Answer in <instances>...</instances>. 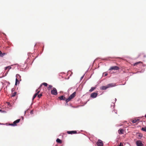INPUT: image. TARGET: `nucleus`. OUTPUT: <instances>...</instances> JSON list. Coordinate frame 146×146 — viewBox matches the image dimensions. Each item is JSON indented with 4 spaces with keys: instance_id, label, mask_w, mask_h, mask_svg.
<instances>
[{
    "instance_id": "4",
    "label": "nucleus",
    "mask_w": 146,
    "mask_h": 146,
    "mask_svg": "<svg viewBox=\"0 0 146 146\" xmlns=\"http://www.w3.org/2000/svg\"><path fill=\"white\" fill-rule=\"evenodd\" d=\"M51 93L52 94L55 95H57L58 94L56 89L54 88H52V89L51 91Z\"/></svg>"
},
{
    "instance_id": "36",
    "label": "nucleus",
    "mask_w": 146,
    "mask_h": 146,
    "mask_svg": "<svg viewBox=\"0 0 146 146\" xmlns=\"http://www.w3.org/2000/svg\"><path fill=\"white\" fill-rule=\"evenodd\" d=\"M26 111H25V112H24L25 114L26 113Z\"/></svg>"
},
{
    "instance_id": "39",
    "label": "nucleus",
    "mask_w": 146,
    "mask_h": 146,
    "mask_svg": "<svg viewBox=\"0 0 146 146\" xmlns=\"http://www.w3.org/2000/svg\"><path fill=\"white\" fill-rule=\"evenodd\" d=\"M115 100H116V98L115 99Z\"/></svg>"
},
{
    "instance_id": "17",
    "label": "nucleus",
    "mask_w": 146,
    "mask_h": 146,
    "mask_svg": "<svg viewBox=\"0 0 146 146\" xmlns=\"http://www.w3.org/2000/svg\"><path fill=\"white\" fill-rule=\"evenodd\" d=\"M96 88L95 87H92L90 90H89V91L90 92H92Z\"/></svg>"
},
{
    "instance_id": "12",
    "label": "nucleus",
    "mask_w": 146,
    "mask_h": 146,
    "mask_svg": "<svg viewBox=\"0 0 146 146\" xmlns=\"http://www.w3.org/2000/svg\"><path fill=\"white\" fill-rule=\"evenodd\" d=\"M143 117V116H142V117H137V118H138L137 119H135V120H133L132 121V122L133 123H135L137 121H138L139 120V118H141Z\"/></svg>"
},
{
    "instance_id": "35",
    "label": "nucleus",
    "mask_w": 146,
    "mask_h": 146,
    "mask_svg": "<svg viewBox=\"0 0 146 146\" xmlns=\"http://www.w3.org/2000/svg\"><path fill=\"white\" fill-rule=\"evenodd\" d=\"M108 74L107 73H105L104 75L105 76H106Z\"/></svg>"
},
{
    "instance_id": "30",
    "label": "nucleus",
    "mask_w": 146,
    "mask_h": 146,
    "mask_svg": "<svg viewBox=\"0 0 146 146\" xmlns=\"http://www.w3.org/2000/svg\"><path fill=\"white\" fill-rule=\"evenodd\" d=\"M7 103V105L9 106H11V104H10V103L9 102H6Z\"/></svg>"
},
{
    "instance_id": "37",
    "label": "nucleus",
    "mask_w": 146,
    "mask_h": 146,
    "mask_svg": "<svg viewBox=\"0 0 146 146\" xmlns=\"http://www.w3.org/2000/svg\"><path fill=\"white\" fill-rule=\"evenodd\" d=\"M144 117H145V118H146V114H145V115Z\"/></svg>"
},
{
    "instance_id": "6",
    "label": "nucleus",
    "mask_w": 146,
    "mask_h": 146,
    "mask_svg": "<svg viewBox=\"0 0 146 146\" xmlns=\"http://www.w3.org/2000/svg\"><path fill=\"white\" fill-rule=\"evenodd\" d=\"M136 144L137 146H143V144L141 141L138 140L136 141Z\"/></svg>"
},
{
    "instance_id": "34",
    "label": "nucleus",
    "mask_w": 146,
    "mask_h": 146,
    "mask_svg": "<svg viewBox=\"0 0 146 146\" xmlns=\"http://www.w3.org/2000/svg\"><path fill=\"white\" fill-rule=\"evenodd\" d=\"M113 111L115 112V113L117 114V111H115L114 110H113Z\"/></svg>"
},
{
    "instance_id": "22",
    "label": "nucleus",
    "mask_w": 146,
    "mask_h": 146,
    "mask_svg": "<svg viewBox=\"0 0 146 146\" xmlns=\"http://www.w3.org/2000/svg\"><path fill=\"white\" fill-rule=\"evenodd\" d=\"M17 93L16 92H14L13 93H12V96L14 97L15 96Z\"/></svg>"
},
{
    "instance_id": "16",
    "label": "nucleus",
    "mask_w": 146,
    "mask_h": 146,
    "mask_svg": "<svg viewBox=\"0 0 146 146\" xmlns=\"http://www.w3.org/2000/svg\"><path fill=\"white\" fill-rule=\"evenodd\" d=\"M56 142L57 143H62V141L59 138H57L56 139Z\"/></svg>"
},
{
    "instance_id": "27",
    "label": "nucleus",
    "mask_w": 146,
    "mask_h": 146,
    "mask_svg": "<svg viewBox=\"0 0 146 146\" xmlns=\"http://www.w3.org/2000/svg\"><path fill=\"white\" fill-rule=\"evenodd\" d=\"M52 87V86L51 85H49L48 86V88L49 90H50L51 88Z\"/></svg>"
},
{
    "instance_id": "29",
    "label": "nucleus",
    "mask_w": 146,
    "mask_h": 146,
    "mask_svg": "<svg viewBox=\"0 0 146 146\" xmlns=\"http://www.w3.org/2000/svg\"><path fill=\"white\" fill-rule=\"evenodd\" d=\"M42 84L46 86H47V84L46 83H43Z\"/></svg>"
},
{
    "instance_id": "5",
    "label": "nucleus",
    "mask_w": 146,
    "mask_h": 146,
    "mask_svg": "<svg viewBox=\"0 0 146 146\" xmlns=\"http://www.w3.org/2000/svg\"><path fill=\"white\" fill-rule=\"evenodd\" d=\"M96 144L98 146H103L104 145L103 141L100 139L98 140Z\"/></svg>"
},
{
    "instance_id": "20",
    "label": "nucleus",
    "mask_w": 146,
    "mask_h": 146,
    "mask_svg": "<svg viewBox=\"0 0 146 146\" xmlns=\"http://www.w3.org/2000/svg\"><path fill=\"white\" fill-rule=\"evenodd\" d=\"M141 130L146 132V127H142L141 129Z\"/></svg>"
},
{
    "instance_id": "28",
    "label": "nucleus",
    "mask_w": 146,
    "mask_h": 146,
    "mask_svg": "<svg viewBox=\"0 0 146 146\" xmlns=\"http://www.w3.org/2000/svg\"><path fill=\"white\" fill-rule=\"evenodd\" d=\"M5 54L4 53H2L1 52L0 53V56H3Z\"/></svg>"
},
{
    "instance_id": "10",
    "label": "nucleus",
    "mask_w": 146,
    "mask_h": 146,
    "mask_svg": "<svg viewBox=\"0 0 146 146\" xmlns=\"http://www.w3.org/2000/svg\"><path fill=\"white\" fill-rule=\"evenodd\" d=\"M58 98L61 100H67V98H66L64 96H62L58 97Z\"/></svg>"
},
{
    "instance_id": "19",
    "label": "nucleus",
    "mask_w": 146,
    "mask_h": 146,
    "mask_svg": "<svg viewBox=\"0 0 146 146\" xmlns=\"http://www.w3.org/2000/svg\"><path fill=\"white\" fill-rule=\"evenodd\" d=\"M108 86H109V88L110 87H112L113 86H115L114 85H113V84H110L107 85Z\"/></svg>"
},
{
    "instance_id": "33",
    "label": "nucleus",
    "mask_w": 146,
    "mask_h": 146,
    "mask_svg": "<svg viewBox=\"0 0 146 146\" xmlns=\"http://www.w3.org/2000/svg\"><path fill=\"white\" fill-rule=\"evenodd\" d=\"M30 113L31 114H33V111L31 110L30 112Z\"/></svg>"
},
{
    "instance_id": "13",
    "label": "nucleus",
    "mask_w": 146,
    "mask_h": 146,
    "mask_svg": "<svg viewBox=\"0 0 146 146\" xmlns=\"http://www.w3.org/2000/svg\"><path fill=\"white\" fill-rule=\"evenodd\" d=\"M137 135L139 139H141L143 137V134L141 133H137Z\"/></svg>"
},
{
    "instance_id": "25",
    "label": "nucleus",
    "mask_w": 146,
    "mask_h": 146,
    "mask_svg": "<svg viewBox=\"0 0 146 146\" xmlns=\"http://www.w3.org/2000/svg\"><path fill=\"white\" fill-rule=\"evenodd\" d=\"M116 101H115L114 102H112L111 104V106L112 107L113 106V108L115 106V102Z\"/></svg>"
},
{
    "instance_id": "14",
    "label": "nucleus",
    "mask_w": 146,
    "mask_h": 146,
    "mask_svg": "<svg viewBox=\"0 0 146 146\" xmlns=\"http://www.w3.org/2000/svg\"><path fill=\"white\" fill-rule=\"evenodd\" d=\"M109 88V86H108L107 85L106 86H102L100 88V89L102 90H106Z\"/></svg>"
},
{
    "instance_id": "40",
    "label": "nucleus",
    "mask_w": 146,
    "mask_h": 146,
    "mask_svg": "<svg viewBox=\"0 0 146 146\" xmlns=\"http://www.w3.org/2000/svg\"><path fill=\"white\" fill-rule=\"evenodd\" d=\"M1 51L0 50V53H1Z\"/></svg>"
},
{
    "instance_id": "21",
    "label": "nucleus",
    "mask_w": 146,
    "mask_h": 146,
    "mask_svg": "<svg viewBox=\"0 0 146 146\" xmlns=\"http://www.w3.org/2000/svg\"><path fill=\"white\" fill-rule=\"evenodd\" d=\"M140 63H142V62H136L134 64V65L136 66V65H137V64H140Z\"/></svg>"
},
{
    "instance_id": "18",
    "label": "nucleus",
    "mask_w": 146,
    "mask_h": 146,
    "mask_svg": "<svg viewBox=\"0 0 146 146\" xmlns=\"http://www.w3.org/2000/svg\"><path fill=\"white\" fill-rule=\"evenodd\" d=\"M140 56H142L143 58L146 57V55L143 53L140 54Z\"/></svg>"
},
{
    "instance_id": "9",
    "label": "nucleus",
    "mask_w": 146,
    "mask_h": 146,
    "mask_svg": "<svg viewBox=\"0 0 146 146\" xmlns=\"http://www.w3.org/2000/svg\"><path fill=\"white\" fill-rule=\"evenodd\" d=\"M67 133L69 134H76L77 133V131H67Z\"/></svg>"
},
{
    "instance_id": "23",
    "label": "nucleus",
    "mask_w": 146,
    "mask_h": 146,
    "mask_svg": "<svg viewBox=\"0 0 146 146\" xmlns=\"http://www.w3.org/2000/svg\"><path fill=\"white\" fill-rule=\"evenodd\" d=\"M0 112L2 113H6V111L5 110H2L0 109Z\"/></svg>"
},
{
    "instance_id": "7",
    "label": "nucleus",
    "mask_w": 146,
    "mask_h": 146,
    "mask_svg": "<svg viewBox=\"0 0 146 146\" xmlns=\"http://www.w3.org/2000/svg\"><path fill=\"white\" fill-rule=\"evenodd\" d=\"M98 94L96 92H94L92 93L90 95V97L93 98H96L98 95Z\"/></svg>"
},
{
    "instance_id": "38",
    "label": "nucleus",
    "mask_w": 146,
    "mask_h": 146,
    "mask_svg": "<svg viewBox=\"0 0 146 146\" xmlns=\"http://www.w3.org/2000/svg\"><path fill=\"white\" fill-rule=\"evenodd\" d=\"M42 86V85H41L40 86V88L41 86Z\"/></svg>"
},
{
    "instance_id": "15",
    "label": "nucleus",
    "mask_w": 146,
    "mask_h": 146,
    "mask_svg": "<svg viewBox=\"0 0 146 146\" xmlns=\"http://www.w3.org/2000/svg\"><path fill=\"white\" fill-rule=\"evenodd\" d=\"M123 129H119L118 130V133L119 134H123Z\"/></svg>"
},
{
    "instance_id": "32",
    "label": "nucleus",
    "mask_w": 146,
    "mask_h": 146,
    "mask_svg": "<svg viewBox=\"0 0 146 146\" xmlns=\"http://www.w3.org/2000/svg\"><path fill=\"white\" fill-rule=\"evenodd\" d=\"M9 125L12 126H14V125H13V123L9 124Z\"/></svg>"
},
{
    "instance_id": "11",
    "label": "nucleus",
    "mask_w": 146,
    "mask_h": 146,
    "mask_svg": "<svg viewBox=\"0 0 146 146\" xmlns=\"http://www.w3.org/2000/svg\"><path fill=\"white\" fill-rule=\"evenodd\" d=\"M20 120V119H18L15 120V121H14L13 123V125H14V126H16L17 125L16 124L17 123H19V122Z\"/></svg>"
},
{
    "instance_id": "8",
    "label": "nucleus",
    "mask_w": 146,
    "mask_h": 146,
    "mask_svg": "<svg viewBox=\"0 0 146 146\" xmlns=\"http://www.w3.org/2000/svg\"><path fill=\"white\" fill-rule=\"evenodd\" d=\"M119 69V68L117 66H112L110 67L109 70H118Z\"/></svg>"
},
{
    "instance_id": "1",
    "label": "nucleus",
    "mask_w": 146,
    "mask_h": 146,
    "mask_svg": "<svg viewBox=\"0 0 146 146\" xmlns=\"http://www.w3.org/2000/svg\"><path fill=\"white\" fill-rule=\"evenodd\" d=\"M66 102L65 104V106H68L72 107L74 108L78 107L79 106H84L86 104L87 102H84V101H75L76 103V104L77 103H79V105H78L77 106L75 107L73 106L72 105V103L73 102H72L74 101H65Z\"/></svg>"
},
{
    "instance_id": "41",
    "label": "nucleus",
    "mask_w": 146,
    "mask_h": 146,
    "mask_svg": "<svg viewBox=\"0 0 146 146\" xmlns=\"http://www.w3.org/2000/svg\"><path fill=\"white\" fill-rule=\"evenodd\" d=\"M83 77H82L81 78H82Z\"/></svg>"
},
{
    "instance_id": "31",
    "label": "nucleus",
    "mask_w": 146,
    "mask_h": 146,
    "mask_svg": "<svg viewBox=\"0 0 146 146\" xmlns=\"http://www.w3.org/2000/svg\"><path fill=\"white\" fill-rule=\"evenodd\" d=\"M118 146H123L122 143L121 142L120 143Z\"/></svg>"
},
{
    "instance_id": "26",
    "label": "nucleus",
    "mask_w": 146,
    "mask_h": 146,
    "mask_svg": "<svg viewBox=\"0 0 146 146\" xmlns=\"http://www.w3.org/2000/svg\"><path fill=\"white\" fill-rule=\"evenodd\" d=\"M18 82H19L17 78H16V82H15V85H17V83Z\"/></svg>"
},
{
    "instance_id": "3",
    "label": "nucleus",
    "mask_w": 146,
    "mask_h": 146,
    "mask_svg": "<svg viewBox=\"0 0 146 146\" xmlns=\"http://www.w3.org/2000/svg\"><path fill=\"white\" fill-rule=\"evenodd\" d=\"M76 94V92H74L72 94H71L68 98H67V100H70L72 99L75 96Z\"/></svg>"
},
{
    "instance_id": "2",
    "label": "nucleus",
    "mask_w": 146,
    "mask_h": 146,
    "mask_svg": "<svg viewBox=\"0 0 146 146\" xmlns=\"http://www.w3.org/2000/svg\"><path fill=\"white\" fill-rule=\"evenodd\" d=\"M39 92L40 91L38 90H36V93L33 96L32 98V100H33L36 97L38 98L37 99V100H38L42 96V94H38Z\"/></svg>"
},
{
    "instance_id": "24",
    "label": "nucleus",
    "mask_w": 146,
    "mask_h": 146,
    "mask_svg": "<svg viewBox=\"0 0 146 146\" xmlns=\"http://www.w3.org/2000/svg\"><path fill=\"white\" fill-rule=\"evenodd\" d=\"M11 68V67L10 66H9L7 67H6L5 68V70H6L7 69H8L9 70Z\"/></svg>"
}]
</instances>
